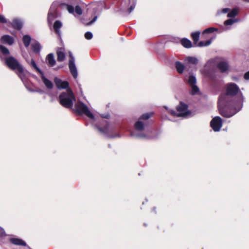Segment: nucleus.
<instances>
[{"instance_id":"nucleus-51","label":"nucleus","mask_w":249,"mask_h":249,"mask_svg":"<svg viewBox=\"0 0 249 249\" xmlns=\"http://www.w3.org/2000/svg\"><path fill=\"white\" fill-rule=\"evenodd\" d=\"M132 1H133V2H134V0H132Z\"/></svg>"},{"instance_id":"nucleus-38","label":"nucleus","mask_w":249,"mask_h":249,"mask_svg":"<svg viewBox=\"0 0 249 249\" xmlns=\"http://www.w3.org/2000/svg\"><path fill=\"white\" fill-rule=\"evenodd\" d=\"M92 37V34L90 32H87L85 34V37L88 40L91 39Z\"/></svg>"},{"instance_id":"nucleus-3","label":"nucleus","mask_w":249,"mask_h":249,"mask_svg":"<svg viewBox=\"0 0 249 249\" xmlns=\"http://www.w3.org/2000/svg\"><path fill=\"white\" fill-rule=\"evenodd\" d=\"M5 62L7 67L15 71L16 74L24 83L26 81V76L23 67L14 57L9 56L5 58Z\"/></svg>"},{"instance_id":"nucleus-21","label":"nucleus","mask_w":249,"mask_h":249,"mask_svg":"<svg viewBox=\"0 0 249 249\" xmlns=\"http://www.w3.org/2000/svg\"><path fill=\"white\" fill-rule=\"evenodd\" d=\"M11 243L16 245L26 246V243L22 239L15 238H12L10 239Z\"/></svg>"},{"instance_id":"nucleus-37","label":"nucleus","mask_w":249,"mask_h":249,"mask_svg":"<svg viewBox=\"0 0 249 249\" xmlns=\"http://www.w3.org/2000/svg\"><path fill=\"white\" fill-rule=\"evenodd\" d=\"M74 11L78 15H81L82 14V10L79 6H75Z\"/></svg>"},{"instance_id":"nucleus-31","label":"nucleus","mask_w":249,"mask_h":249,"mask_svg":"<svg viewBox=\"0 0 249 249\" xmlns=\"http://www.w3.org/2000/svg\"><path fill=\"white\" fill-rule=\"evenodd\" d=\"M128 6V1L126 0H122L121 3V10L125 11Z\"/></svg>"},{"instance_id":"nucleus-40","label":"nucleus","mask_w":249,"mask_h":249,"mask_svg":"<svg viewBox=\"0 0 249 249\" xmlns=\"http://www.w3.org/2000/svg\"><path fill=\"white\" fill-rule=\"evenodd\" d=\"M164 62L168 66H170L171 64V62L169 58H167L166 56L164 57Z\"/></svg>"},{"instance_id":"nucleus-13","label":"nucleus","mask_w":249,"mask_h":249,"mask_svg":"<svg viewBox=\"0 0 249 249\" xmlns=\"http://www.w3.org/2000/svg\"><path fill=\"white\" fill-rule=\"evenodd\" d=\"M58 16V13L56 11V5L53 3L50 7L48 14V22L49 24L51 25L53 21L57 18Z\"/></svg>"},{"instance_id":"nucleus-33","label":"nucleus","mask_w":249,"mask_h":249,"mask_svg":"<svg viewBox=\"0 0 249 249\" xmlns=\"http://www.w3.org/2000/svg\"><path fill=\"white\" fill-rule=\"evenodd\" d=\"M188 83L190 86L196 84V77L193 75H190L189 77L188 80Z\"/></svg>"},{"instance_id":"nucleus-2","label":"nucleus","mask_w":249,"mask_h":249,"mask_svg":"<svg viewBox=\"0 0 249 249\" xmlns=\"http://www.w3.org/2000/svg\"><path fill=\"white\" fill-rule=\"evenodd\" d=\"M242 106L237 109L232 102H227L225 96H220L218 99L219 113L226 118H230L238 112Z\"/></svg>"},{"instance_id":"nucleus-44","label":"nucleus","mask_w":249,"mask_h":249,"mask_svg":"<svg viewBox=\"0 0 249 249\" xmlns=\"http://www.w3.org/2000/svg\"><path fill=\"white\" fill-rule=\"evenodd\" d=\"M229 10H230V9H229V8H224V9H222V12H223V13H227Z\"/></svg>"},{"instance_id":"nucleus-30","label":"nucleus","mask_w":249,"mask_h":249,"mask_svg":"<svg viewBox=\"0 0 249 249\" xmlns=\"http://www.w3.org/2000/svg\"><path fill=\"white\" fill-rule=\"evenodd\" d=\"M238 10L236 8H233L228 14L227 16L229 18H233L238 14Z\"/></svg>"},{"instance_id":"nucleus-15","label":"nucleus","mask_w":249,"mask_h":249,"mask_svg":"<svg viewBox=\"0 0 249 249\" xmlns=\"http://www.w3.org/2000/svg\"><path fill=\"white\" fill-rule=\"evenodd\" d=\"M57 60L63 62L66 57L65 51L64 48H59L56 51Z\"/></svg>"},{"instance_id":"nucleus-41","label":"nucleus","mask_w":249,"mask_h":249,"mask_svg":"<svg viewBox=\"0 0 249 249\" xmlns=\"http://www.w3.org/2000/svg\"><path fill=\"white\" fill-rule=\"evenodd\" d=\"M135 6V4H133L131 5L130 7L128 9V14H130L134 10Z\"/></svg>"},{"instance_id":"nucleus-22","label":"nucleus","mask_w":249,"mask_h":249,"mask_svg":"<svg viewBox=\"0 0 249 249\" xmlns=\"http://www.w3.org/2000/svg\"><path fill=\"white\" fill-rule=\"evenodd\" d=\"M12 26L16 29L20 30L22 27V22L19 19H15L13 20Z\"/></svg>"},{"instance_id":"nucleus-49","label":"nucleus","mask_w":249,"mask_h":249,"mask_svg":"<svg viewBox=\"0 0 249 249\" xmlns=\"http://www.w3.org/2000/svg\"><path fill=\"white\" fill-rule=\"evenodd\" d=\"M155 209H156L155 208H154L153 211H155Z\"/></svg>"},{"instance_id":"nucleus-10","label":"nucleus","mask_w":249,"mask_h":249,"mask_svg":"<svg viewBox=\"0 0 249 249\" xmlns=\"http://www.w3.org/2000/svg\"><path fill=\"white\" fill-rule=\"evenodd\" d=\"M69 68L73 78L76 79L78 76L77 70L75 64L74 58L71 52L69 53Z\"/></svg>"},{"instance_id":"nucleus-9","label":"nucleus","mask_w":249,"mask_h":249,"mask_svg":"<svg viewBox=\"0 0 249 249\" xmlns=\"http://www.w3.org/2000/svg\"><path fill=\"white\" fill-rule=\"evenodd\" d=\"M200 32H193L191 34V36L193 40V44L195 46L202 47L210 45L212 42V39L208 40L206 41H201L198 42Z\"/></svg>"},{"instance_id":"nucleus-1","label":"nucleus","mask_w":249,"mask_h":249,"mask_svg":"<svg viewBox=\"0 0 249 249\" xmlns=\"http://www.w3.org/2000/svg\"><path fill=\"white\" fill-rule=\"evenodd\" d=\"M153 113L142 114L134 124V129L130 133L131 137L135 139H151L154 136L151 129L149 128V119Z\"/></svg>"},{"instance_id":"nucleus-27","label":"nucleus","mask_w":249,"mask_h":249,"mask_svg":"<svg viewBox=\"0 0 249 249\" xmlns=\"http://www.w3.org/2000/svg\"><path fill=\"white\" fill-rule=\"evenodd\" d=\"M22 41L25 47L27 48L29 47L31 43V37L29 35H24L23 36Z\"/></svg>"},{"instance_id":"nucleus-46","label":"nucleus","mask_w":249,"mask_h":249,"mask_svg":"<svg viewBox=\"0 0 249 249\" xmlns=\"http://www.w3.org/2000/svg\"><path fill=\"white\" fill-rule=\"evenodd\" d=\"M120 137L121 136L120 135H119V134H117L115 136H110V137H111V138H115V137Z\"/></svg>"},{"instance_id":"nucleus-50","label":"nucleus","mask_w":249,"mask_h":249,"mask_svg":"<svg viewBox=\"0 0 249 249\" xmlns=\"http://www.w3.org/2000/svg\"><path fill=\"white\" fill-rule=\"evenodd\" d=\"M240 95H241V96H242V94L241 95V94H240ZM242 98H243V96H242Z\"/></svg>"},{"instance_id":"nucleus-28","label":"nucleus","mask_w":249,"mask_h":249,"mask_svg":"<svg viewBox=\"0 0 249 249\" xmlns=\"http://www.w3.org/2000/svg\"><path fill=\"white\" fill-rule=\"evenodd\" d=\"M61 7L63 9H67L69 11V12L71 14H73V13L74 12V9L73 6H72L71 5L63 3L61 5Z\"/></svg>"},{"instance_id":"nucleus-42","label":"nucleus","mask_w":249,"mask_h":249,"mask_svg":"<svg viewBox=\"0 0 249 249\" xmlns=\"http://www.w3.org/2000/svg\"><path fill=\"white\" fill-rule=\"evenodd\" d=\"M5 235V231L4 230L0 227V237H1Z\"/></svg>"},{"instance_id":"nucleus-12","label":"nucleus","mask_w":249,"mask_h":249,"mask_svg":"<svg viewBox=\"0 0 249 249\" xmlns=\"http://www.w3.org/2000/svg\"><path fill=\"white\" fill-rule=\"evenodd\" d=\"M210 125L214 131H219L222 126L221 118L219 116L214 117L210 122Z\"/></svg>"},{"instance_id":"nucleus-17","label":"nucleus","mask_w":249,"mask_h":249,"mask_svg":"<svg viewBox=\"0 0 249 249\" xmlns=\"http://www.w3.org/2000/svg\"><path fill=\"white\" fill-rule=\"evenodd\" d=\"M217 68L222 73L227 71L229 69V64L225 61H220L217 64Z\"/></svg>"},{"instance_id":"nucleus-39","label":"nucleus","mask_w":249,"mask_h":249,"mask_svg":"<svg viewBox=\"0 0 249 249\" xmlns=\"http://www.w3.org/2000/svg\"><path fill=\"white\" fill-rule=\"evenodd\" d=\"M7 22L6 19L2 15H0V23H5Z\"/></svg>"},{"instance_id":"nucleus-4","label":"nucleus","mask_w":249,"mask_h":249,"mask_svg":"<svg viewBox=\"0 0 249 249\" xmlns=\"http://www.w3.org/2000/svg\"><path fill=\"white\" fill-rule=\"evenodd\" d=\"M59 100L60 104L68 108H71L75 101L74 94L70 89H67L66 92H62L59 96Z\"/></svg>"},{"instance_id":"nucleus-35","label":"nucleus","mask_w":249,"mask_h":249,"mask_svg":"<svg viewBox=\"0 0 249 249\" xmlns=\"http://www.w3.org/2000/svg\"><path fill=\"white\" fill-rule=\"evenodd\" d=\"M190 86L191 87V89H192V90H191V94H192L195 95L198 92L199 89L197 87V86H196V84L191 85Z\"/></svg>"},{"instance_id":"nucleus-24","label":"nucleus","mask_w":249,"mask_h":249,"mask_svg":"<svg viewBox=\"0 0 249 249\" xmlns=\"http://www.w3.org/2000/svg\"><path fill=\"white\" fill-rule=\"evenodd\" d=\"M46 60L48 61V64L51 67L53 66L55 64L54 55L52 53L47 55Z\"/></svg>"},{"instance_id":"nucleus-6","label":"nucleus","mask_w":249,"mask_h":249,"mask_svg":"<svg viewBox=\"0 0 249 249\" xmlns=\"http://www.w3.org/2000/svg\"><path fill=\"white\" fill-rule=\"evenodd\" d=\"M76 112L79 114H84L89 118L94 120V116L93 113L85 104L81 102H78L75 105Z\"/></svg>"},{"instance_id":"nucleus-11","label":"nucleus","mask_w":249,"mask_h":249,"mask_svg":"<svg viewBox=\"0 0 249 249\" xmlns=\"http://www.w3.org/2000/svg\"><path fill=\"white\" fill-rule=\"evenodd\" d=\"M95 127L100 132L105 135L107 134L111 131L109 124L106 120H103L99 124H96Z\"/></svg>"},{"instance_id":"nucleus-20","label":"nucleus","mask_w":249,"mask_h":249,"mask_svg":"<svg viewBox=\"0 0 249 249\" xmlns=\"http://www.w3.org/2000/svg\"><path fill=\"white\" fill-rule=\"evenodd\" d=\"M181 44L185 48H191L193 46L192 42L186 38H183L180 40Z\"/></svg>"},{"instance_id":"nucleus-48","label":"nucleus","mask_w":249,"mask_h":249,"mask_svg":"<svg viewBox=\"0 0 249 249\" xmlns=\"http://www.w3.org/2000/svg\"><path fill=\"white\" fill-rule=\"evenodd\" d=\"M244 0L246 1L249 2V0Z\"/></svg>"},{"instance_id":"nucleus-19","label":"nucleus","mask_w":249,"mask_h":249,"mask_svg":"<svg viewBox=\"0 0 249 249\" xmlns=\"http://www.w3.org/2000/svg\"><path fill=\"white\" fill-rule=\"evenodd\" d=\"M25 59L26 62L31 66V67L36 70L39 74L43 72V71L37 66L35 61L33 59H31L30 61L27 58H25Z\"/></svg>"},{"instance_id":"nucleus-34","label":"nucleus","mask_w":249,"mask_h":249,"mask_svg":"<svg viewBox=\"0 0 249 249\" xmlns=\"http://www.w3.org/2000/svg\"><path fill=\"white\" fill-rule=\"evenodd\" d=\"M218 31L217 28H213V27H210V28H208L205 29V30H204V31L202 33H203V34H210V33H212L214 31Z\"/></svg>"},{"instance_id":"nucleus-47","label":"nucleus","mask_w":249,"mask_h":249,"mask_svg":"<svg viewBox=\"0 0 249 249\" xmlns=\"http://www.w3.org/2000/svg\"><path fill=\"white\" fill-rule=\"evenodd\" d=\"M164 107L166 110H167V109H168V108H167V107Z\"/></svg>"},{"instance_id":"nucleus-7","label":"nucleus","mask_w":249,"mask_h":249,"mask_svg":"<svg viewBox=\"0 0 249 249\" xmlns=\"http://www.w3.org/2000/svg\"><path fill=\"white\" fill-rule=\"evenodd\" d=\"M225 95L226 99L227 97L226 96H230L231 97H233L237 95L239 93H240L242 95V92L240 91L239 87L238 86L234 83H229L225 86ZM223 96L222 95H221Z\"/></svg>"},{"instance_id":"nucleus-43","label":"nucleus","mask_w":249,"mask_h":249,"mask_svg":"<svg viewBox=\"0 0 249 249\" xmlns=\"http://www.w3.org/2000/svg\"><path fill=\"white\" fill-rule=\"evenodd\" d=\"M244 77L246 80H249V71L244 74Z\"/></svg>"},{"instance_id":"nucleus-25","label":"nucleus","mask_w":249,"mask_h":249,"mask_svg":"<svg viewBox=\"0 0 249 249\" xmlns=\"http://www.w3.org/2000/svg\"><path fill=\"white\" fill-rule=\"evenodd\" d=\"M62 24L59 20H56L53 24V28L55 33L59 36L60 35V28L62 27Z\"/></svg>"},{"instance_id":"nucleus-18","label":"nucleus","mask_w":249,"mask_h":249,"mask_svg":"<svg viewBox=\"0 0 249 249\" xmlns=\"http://www.w3.org/2000/svg\"><path fill=\"white\" fill-rule=\"evenodd\" d=\"M0 41L2 43L12 45L14 42V38L9 35H4L1 36Z\"/></svg>"},{"instance_id":"nucleus-29","label":"nucleus","mask_w":249,"mask_h":249,"mask_svg":"<svg viewBox=\"0 0 249 249\" xmlns=\"http://www.w3.org/2000/svg\"><path fill=\"white\" fill-rule=\"evenodd\" d=\"M186 60L188 63L193 64H196L198 63V60L194 57L189 56L186 58Z\"/></svg>"},{"instance_id":"nucleus-45","label":"nucleus","mask_w":249,"mask_h":249,"mask_svg":"<svg viewBox=\"0 0 249 249\" xmlns=\"http://www.w3.org/2000/svg\"><path fill=\"white\" fill-rule=\"evenodd\" d=\"M109 115L108 114H107L106 115H102V117L103 118H108Z\"/></svg>"},{"instance_id":"nucleus-32","label":"nucleus","mask_w":249,"mask_h":249,"mask_svg":"<svg viewBox=\"0 0 249 249\" xmlns=\"http://www.w3.org/2000/svg\"><path fill=\"white\" fill-rule=\"evenodd\" d=\"M0 51L3 55H8L10 53L8 49L5 46L0 45Z\"/></svg>"},{"instance_id":"nucleus-16","label":"nucleus","mask_w":249,"mask_h":249,"mask_svg":"<svg viewBox=\"0 0 249 249\" xmlns=\"http://www.w3.org/2000/svg\"><path fill=\"white\" fill-rule=\"evenodd\" d=\"M41 79L47 89H51L53 88V85L52 81L47 79L44 75L43 72L40 74Z\"/></svg>"},{"instance_id":"nucleus-36","label":"nucleus","mask_w":249,"mask_h":249,"mask_svg":"<svg viewBox=\"0 0 249 249\" xmlns=\"http://www.w3.org/2000/svg\"><path fill=\"white\" fill-rule=\"evenodd\" d=\"M236 21L237 20L235 19H233L231 18L228 19L225 21L224 24L226 26L231 25L233 24L234 23H235Z\"/></svg>"},{"instance_id":"nucleus-14","label":"nucleus","mask_w":249,"mask_h":249,"mask_svg":"<svg viewBox=\"0 0 249 249\" xmlns=\"http://www.w3.org/2000/svg\"><path fill=\"white\" fill-rule=\"evenodd\" d=\"M54 82L56 87L58 89H68L69 84V82L65 81H62L60 78L55 77L54 78Z\"/></svg>"},{"instance_id":"nucleus-26","label":"nucleus","mask_w":249,"mask_h":249,"mask_svg":"<svg viewBox=\"0 0 249 249\" xmlns=\"http://www.w3.org/2000/svg\"><path fill=\"white\" fill-rule=\"evenodd\" d=\"M175 66L179 74H182L184 70V66L179 61H177L175 63Z\"/></svg>"},{"instance_id":"nucleus-23","label":"nucleus","mask_w":249,"mask_h":249,"mask_svg":"<svg viewBox=\"0 0 249 249\" xmlns=\"http://www.w3.org/2000/svg\"><path fill=\"white\" fill-rule=\"evenodd\" d=\"M31 47L33 52L36 53H39L42 48L40 44L37 41L33 43L31 45Z\"/></svg>"},{"instance_id":"nucleus-8","label":"nucleus","mask_w":249,"mask_h":249,"mask_svg":"<svg viewBox=\"0 0 249 249\" xmlns=\"http://www.w3.org/2000/svg\"><path fill=\"white\" fill-rule=\"evenodd\" d=\"M99 7V3L97 2H92L88 6L87 8L88 13L91 16H94V18L88 23V25L92 24L97 19L98 15H99V13H98Z\"/></svg>"},{"instance_id":"nucleus-5","label":"nucleus","mask_w":249,"mask_h":249,"mask_svg":"<svg viewBox=\"0 0 249 249\" xmlns=\"http://www.w3.org/2000/svg\"><path fill=\"white\" fill-rule=\"evenodd\" d=\"M176 109L177 113L172 110V115H176L177 117L186 118L191 115V111L188 109V105L182 102H180Z\"/></svg>"}]
</instances>
